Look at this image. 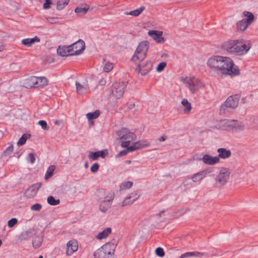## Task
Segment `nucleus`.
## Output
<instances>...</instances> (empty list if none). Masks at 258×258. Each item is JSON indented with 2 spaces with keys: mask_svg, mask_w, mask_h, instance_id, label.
Wrapping results in <instances>:
<instances>
[{
  "mask_svg": "<svg viewBox=\"0 0 258 258\" xmlns=\"http://www.w3.org/2000/svg\"><path fill=\"white\" fill-rule=\"evenodd\" d=\"M111 232V228L109 227L103 230L102 232L99 233L96 236V238L97 239L101 240L106 238Z\"/></svg>",
  "mask_w": 258,
  "mask_h": 258,
  "instance_id": "obj_31",
  "label": "nucleus"
},
{
  "mask_svg": "<svg viewBox=\"0 0 258 258\" xmlns=\"http://www.w3.org/2000/svg\"><path fill=\"white\" fill-rule=\"evenodd\" d=\"M239 101L238 95H232L228 97L224 102L223 105L227 108H235L237 107Z\"/></svg>",
  "mask_w": 258,
  "mask_h": 258,
  "instance_id": "obj_16",
  "label": "nucleus"
},
{
  "mask_svg": "<svg viewBox=\"0 0 258 258\" xmlns=\"http://www.w3.org/2000/svg\"><path fill=\"white\" fill-rule=\"evenodd\" d=\"M193 158H194V160H196L195 159V158H202V157H198V155H195L194 156V157H193Z\"/></svg>",
  "mask_w": 258,
  "mask_h": 258,
  "instance_id": "obj_64",
  "label": "nucleus"
},
{
  "mask_svg": "<svg viewBox=\"0 0 258 258\" xmlns=\"http://www.w3.org/2000/svg\"><path fill=\"white\" fill-rule=\"evenodd\" d=\"M38 124L41 126L43 130H48V126L47 123L44 120H40L38 121Z\"/></svg>",
  "mask_w": 258,
  "mask_h": 258,
  "instance_id": "obj_52",
  "label": "nucleus"
},
{
  "mask_svg": "<svg viewBox=\"0 0 258 258\" xmlns=\"http://www.w3.org/2000/svg\"><path fill=\"white\" fill-rule=\"evenodd\" d=\"M204 255L205 254L202 252H188L181 254L179 258H188L190 256L201 257Z\"/></svg>",
  "mask_w": 258,
  "mask_h": 258,
  "instance_id": "obj_36",
  "label": "nucleus"
},
{
  "mask_svg": "<svg viewBox=\"0 0 258 258\" xmlns=\"http://www.w3.org/2000/svg\"><path fill=\"white\" fill-rule=\"evenodd\" d=\"M78 248L77 242L75 240L69 241L67 243L66 254L68 255L72 254Z\"/></svg>",
  "mask_w": 258,
  "mask_h": 258,
  "instance_id": "obj_19",
  "label": "nucleus"
},
{
  "mask_svg": "<svg viewBox=\"0 0 258 258\" xmlns=\"http://www.w3.org/2000/svg\"><path fill=\"white\" fill-rule=\"evenodd\" d=\"M41 182H37L31 185L25 192L24 196L27 198H33L36 194L38 190L41 186Z\"/></svg>",
  "mask_w": 258,
  "mask_h": 258,
  "instance_id": "obj_17",
  "label": "nucleus"
},
{
  "mask_svg": "<svg viewBox=\"0 0 258 258\" xmlns=\"http://www.w3.org/2000/svg\"><path fill=\"white\" fill-rule=\"evenodd\" d=\"M90 92V87L88 81L87 80H84L82 84V94H86Z\"/></svg>",
  "mask_w": 258,
  "mask_h": 258,
  "instance_id": "obj_39",
  "label": "nucleus"
},
{
  "mask_svg": "<svg viewBox=\"0 0 258 258\" xmlns=\"http://www.w3.org/2000/svg\"><path fill=\"white\" fill-rule=\"evenodd\" d=\"M212 172V169L207 168L194 174L190 177V179L194 182H200L207 176V174H210Z\"/></svg>",
  "mask_w": 258,
  "mask_h": 258,
  "instance_id": "obj_13",
  "label": "nucleus"
},
{
  "mask_svg": "<svg viewBox=\"0 0 258 258\" xmlns=\"http://www.w3.org/2000/svg\"><path fill=\"white\" fill-rule=\"evenodd\" d=\"M139 198L138 194L132 193L130 196H127L122 202L121 205L122 207L126 206L133 204Z\"/></svg>",
  "mask_w": 258,
  "mask_h": 258,
  "instance_id": "obj_20",
  "label": "nucleus"
},
{
  "mask_svg": "<svg viewBox=\"0 0 258 258\" xmlns=\"http://www.w3.org/2000/svg\"><path fill=\"white\" fill-rule=\"evenodd\" d=\"M80 42L81 39H79L69 46H59L57 49V53L62 56L80 54L81 53Z\"/></svg>",
  "mask_w": 258,
  "mask_h": 258,
  "instance_id": "obj_6",
  "label": "nucleus"
},
{
  "mask_svg": "<svg viewBox=\"0 0 258 258\" xmlns=\"http://www.w3.org/2000/svg\"><path fill=\"white\" fill-rule=\"evenodd\" d=\"M250 48V41L243 39L228 40L224 42L221 46V49L236 56L246 54Z\"/></svg>",
  "mask_w": 258,
  "mask_h": 258,
  "instance_id": "obj_1",
  "label": "nucleus"
},
{
  "mask_svg": "<svg viewBox=\"0 0 258 258\" xmlns=\"http://www.w3.org/2000/svg\"><path fill=\"white\" fill-rule=\"evenodd\" d=\"M185 213V211L183 208H180L173 212V216L177 218Z\"/></svg>",
  "mask_w": 258,
  "mask_h": 258,
  "instance_id": "obj_41",
  "label": "nucleus"
},
{
  "mask_svg": "<svg viewBox=\"0 0 258 258\" xmlns=\"http://www.w3.org/2000/svg\"><path fill=\"white\" fill-rule=\"evenodd\" d=\"M252 123L254 125L258 126V116L253 119Z\"/></svg>",
  "mask_w": 258,
  "mask_h": 258,
  "instance_id": "obj_58",
  "label": "nucleus"
},
{
  "mask_svg": "<svg viewBox=\"0 0 258 258\" xmlns=\"http://www.w3.org/2000/svg\"><path fill=\"white\" fill-rule=\"evenodd\" d=\"M40 42V39L35 36L32 38H25L22 40V43L27 47H30L34 42Z\"/></svg>",
  "mask_w": 258,
  "mask_h": 258,
  "instance_id": "obj_28",
  "label": "nucleus"
},
{
  "mask_svg": "<svg viewBox=\"0 0 258 258\" xmlns=\"http://www.w3.org/2000/svg\"><path fill=\"white\" fill-rule=\"evenodd\" d=\"M244 128L245 124L243 122L237 120H233L231 128L232 132H239L243 131Z\"/></svg>",
  "mask_w": 258,
  "mask_h": 258,
  "instance_id": "obj_21",
  "label": "nucleus"
},
{
  "mask_svg": "<svg viewBox=\"0 0 258 258\" xmlns=\"http://www.w3.org/2000/svg\"><path fill=\"white\" fill-rule=\"evenodd\" d=\"M181 81L183 82L189 90L190 94L194 95L200 89L205 87L204 83L199 78L195 76H188L183 78Z\"/></svg>",
  "mask_w": 258,
  "mask_h": 258,
  "instance_id": "obj_5",
  "label": "nucleus"
},
{
  "mask_svg": "<svg viewBox=\"0 0 258 258\" xmlns=\"http://www.w3.org/2000/svg\"><path fill=\"white\" fill-rule=\"evenodd\" d=\"M223 56L213 55L210 57L207 61V66L214 72H219L222 62Z\"/></svg>",
  "mask_w": 258,
  "mask_h": 258,
  "instance_id": "obj_11",
  "label": "nucleus"
},
{
  "mask_svg": "<svg viewBox=\"0 0 258 258\" xmlns=\"http://www.w3.org/2000/svg\"><path fill=\"white\" fill-rule=\"evenodd\" d=\"M5 46L3 44L0 43V51H2L4 50Z\"/></svg>",
  "mask_w": 258,
  "mask_h": 258,
  "instance_id": "obj_62",
  "label": "nucleus"
},
{
  "mask_svg": "<svg viewBox=\"0 0 258 258\" xmlns=\"http://www.w3.org/2000/svg\"><path fill=\"white\" fill-rule=\"evenodd\" d=\"M36 88L46 86L48 83L47 79L44 77H36Z\"/></svg>",
  "mask_w": 258,
  "mask_h": 258,
  "instance_id": "obj_30",
  "label": "nucleus"
},
{
  "mask_svg": "<svg viewBox=\"0 0 258 258\" xmlns=\"http://www.w3.org/2000/svg\"><path fill=\"white\" fill-rule=\"evenodd\" d=\"M51 3L50 0H45V3L43 4V8L44 9H47L50 8V5Z\"/></svg>",
  "mask_w": 258,
  "mask_h": 258,
  "instance_id": "obj_55",
  "label": "nucleus"
},
{
  "mask_svg": "<svg viewBox=\"0 0 258 258\" xmlns=\"http://www.w3.org/2000/svg\"><path fill=\"white\" fill-rule=\"evenodd\" d=\"M48 21L51 24H56L58 23V19L55 17H48L47 18Z\"/></svg>",
  "mask_w": 258,
  "mask_h": 258,
  "instance_id": "obj_53",
  "label": "nucleus"
},
{
  "mask_svg": "<svg viewBox=\"0 0 258 258\" xmlns=\"http://www.w3.org/2000/svg\"><path fill=\"white\" fill-rule=\"evenodd\" d=\"M152 62L147 60L144 62L140 63L137 66L135 71L142 76H145L149 73L152 69Z\"/></svg>",
  "mask_w": 258,
  "mask_h": 258,
  "instance_id": "obj_12",
  "label": "nucleus"
},
{
  "mask_svg": "<svg viewBox=\"0 0 258 258\" xmlns=\"http://www.w3.org/2000/svg\"><path fill=\"white\" fill-rule=\"evenodd\" d=\"M133 185V182L127 181L122 183L120 185V188L121 190H124L131 188Z\"/></svg>",
  "mask_w": 258,
  "mask_h": 258,
  "instance_id": "obj_43",
  "label": "nucleus"
},
{
  "mask_svg": "<svg viewBox=\"0 0 258 258\" xmlns=\"http://www.w3.org/2000/svg\"><path fill=\"white\" fill-rule=\"evenodd\" d=\"M181 104L183 107V111L185 113H189L191 110V104L187 99H183L181 101Z\"/></svg>",
  "mask_w": 258,
  "mask_h": 258,
  "instance_id": "obj_32",
  "label": "nucleus"
},
{
  "mask_svg": "<svg viewBox=\"0 0 258 258\" xmlns=\"http://www.w3.org/2000/svg\"><path fill=\"white\" fill-rule=\"evenodd\" d=\"M243 14L246 17V18H244L245 20L250 24L254 19V16L253 14L250 12L244 11L243 12Z\"/></svg>",
  "mask_w": 258,
  "mask_h": 258,
  "instance_id": "obj_37",
  "label": "nucleus"
},
{
  "mask_svg": "<svg viewBox=\"0 0 258 258\" xmlns=\"http://www.w3.org/2000/svg\"><path fill=\"white\" fill-rule=\"evenodd\" d=\"M113 69V64L110 62H106L104 67L103 70L105 72H109Z\"/></svg>",
  "mask_w": 258,
  "mask_h": 258,
  "instance_id": "obj_46",
  "label": "nucleus"
},
{
  "mask_svg": "<svg viewBox=\"0 0 258 258\" xmlns=\"http://www.w3.org/2000/svg\"><path fill=\"white\" fill-rule=\"evenodd\" d=\"M18 222L17 219L16 218H13L8 221V225L9 227H13L15 225L17 224Z\"/></svg>",
  "mask_w": 258,
  "mask_h": 258,
  "instance_id": "obj_48",
  "label": "nucleus"
},
{
  "mask_svg": "<svg viewBox=\"0 0 258 258\" xmlns=\"http://www.w3.org/2000/svg\"><path fill=\"white\" fill-rule=\"evenodd\" d=\"M167 139V137L165 136H162L161 137H160L159 139H158V141L159 142H163V141H165Z\"/></svg>",
  "mask_w": 258,
  "mask_h": 258,
  "instance_id": "obj_59",
  "label": "nucleus"
},
{
  "mask_svg": "<svg viewBox=\"0 0 258 258\" xmlns=\"http://www.w3.org/2000/svg\"><path fill=\"white\" fill-rule=\"evenodd\" d=\"M149 48V42L147 41H144L140 42L136 50L137 51L147 54Z\"/></svg>",
  "mask_w": 258,
  "mask_h": 258,
  "instance_id": "obj_27",
  "label": "nucleus"
},
{
  "mask_svg": "<svg viewBox=\"0 0 258 258\" xmlns=\"http://www.w3.org/2000/svg\"><path fill=\"white\" fill-rule=\"evenodd\" d=\"M229 169L222 167L215 179V185L217 187H221L224 185L227 181L230 175Z\"/></svg>",
  "mask_w": 258,
  "mask_h": 258,
  "instance_id": "obj_10",
  "label": "nucleus"
},
{
  "mask_svg": "<svg viewBox=\"0 0 258 258\" xmlns=\"http://www.w3.org/2000/svg\"><path fill=\"white\" fill-rule=\"evenodd\" d=\"M89 10V6L87 4H84V7L82 8V15H85Z\"/></svg>",
  "mask_w": 258,
  "mask_h": 258,
  "instance_id": "obj_54",
  "label": "nucleus"
},
{
  "mask_svg": "<svg viewBox=\"0 0 258 258\" xmlns=\"http://www.w3.org/2000/svg\"><path fill=\"white\" fill-rule=\"evenodd\" d=\"M126 84L123 82L113 83L110 90V96L113 99H119L123 96Z\"/></svg>",
  "mask_w": 258,
  "mask_h": 258,
  "instance_id": "obj_9",
  "label": "nucleus"
},
{
  "mask_svg": "<svg viewBox=\"0 0 258 258\" xmlns=\"http://www.w3.org/2000/svg\"><path fill=\"white\" fill-rule=\"evenodd\" d=\"M48 203L52 206H56L59 204V200H55L52 196H49L47 199Z\"/></svg>",
  "mask_w": 258,
  "mask_h": 258,
  "instance_id": "obj_42",
  "label": "nucleus"
},
{
  "mask_svg": "<svg viewBox=\"0 0 258 258\" xmlns=\"http://www.w3.org/2000/svg\"><path fill=\"white\" fill-rule=\"evenodd\" d=\"M166 66V63L165 62H161L158 64L156 68V71L158 72H160L162 71L165 67Z\"/></svg>",
  "mask_w": 258,
  "mask_h": 258,
  "instance_id": "obj_47",
  "label": "nucleus"
},
{
  "mask_svg": "<svg viewBox=\"0 0 258 258\" xmlns=\"http://www.w3.org/2000/svg\"><path fill=\"white\" fill-rule=\"evenodd\" d=\"M35 82V76L30 77L24 81L23 86L27 88H36Z\"/></svg>",
  "mask_w": 258,
  "mask_h": 258,
  "instance_id": "obj_24",
  "label": "nucleus"
},
{
  "mask_svg": "<svg viewBox=\"0 0 258 258\" xmlns=\"http://www.w3.org/2000/svg\"><path fill=\"white\" fill-rule=\"evenodd\" d=\"M145 7L144 6H142L135 10L130 11V12H125L124 14L126 15H130L135 17H137L142 13V12L145 10Z\"/></svg>",
  "mask_w": 258,
  "mask_h": 258,
  "instance_id": "obj_35",
  "label": "nucleus"
},
{
  "mask_svg": "<svg viewBox=\"0 0 258 258\" xmlns=\"http://www.w3.org/2000/svg\"><path fill=\"white\" fill-rule=\"evenodd\" d=\"M29 158L30 160L31 163H33L35 160V158L32 153H29L28 154Z\"/></svg>",
  "mask_w": 258,
  "mask_h": 258,
  "instance_id": "obj_56",
  "label": "nucleus"
},
{
  "mask_svg": "<svg viewBox=\"0 0 258 258\" xmlns=\"http://www.w3.org/2000/svg\"><path fill=\"white\" fill-rule=\"evenodd\" d=\"M75 84H76V86L77 91V92H79V87H80V84L79 83L77 82H76Z\"/></svg>",
  "mask_w": 258,
  "mask_h": 258,
  "instance_id": "obj_60",
  "label": "nucleus"
},
{
  "mask_svg": "<svg viewBox=\"0 0 258 258\" xmlns=\"http://www.w3.org/2000/svg\"><path fill=\"white\" fill-rule=\"evenodd\" d=\"M115 195L112 191L99 190L96 193V198L98 202L99 211L106 213L111 207Z\"/></svg>",
  "mask_w": 258,
  "mask_h": 258,
  "instance_id": "obj_2",
  "label": "nucleus"
},
{
  "mask_svg": "<svg viewBox=\"0 0 258 258\" xmlns=\"http://www.w3.org/2000/svg\"><path fill=\"white\" fill-rule=\"evenodd\" d=\"M68 4V0H59L57 2L56 8L58 10H62Z\"/></svg>",
  "mask_w": 258,
  "mask_h": 258,
  "instance_id": "obj_40",
  "label": "nucleus"
},
{
  "mask_svg": "<svg viewBox=\"0 0 258 258\" xmlns=\"http://www.w3.org/2000/svg\"><path fill=\"white\" fill-rule=\"evenodd\" d=\"M115 247V243H106L94 252V256L95 258H109L113 253Z\"/></svg>",
  "mask_w": 258,
  "mask_h": 258,
  "instance_id": "obj_7",
  "label": "nucleus"
},
{
  "mask_svg": "<svg viewBox=\"0 0 258 258\" xmlns=\"http://www.w3.org/2000/svg\"><path fill=\"white\" fill-rule=\"evenodd\" d=\"M116 141L120 143L122 148L130 146L136 139V135L128 129L122 128L116 132Z\"/></svg>",
  "mask_w": 258,
  "mask_h": 258,
  "instance_id": "obj_4",
  "label": "nucleus"
},
{
  "mask_svg": "<svg viewBox=\"0 0 258 258\" xmlns=\"http://www.w3.org/2000/svg\"><path fill=\"white\" fill-rule=\"evenodd\" d=\"M156 254L161 257H162L165 255V252L163 249L161 247H157L155 250Z\"/></svg>",
  "mask_w": 258,
  "mask_h": 258,
  "instance_id": "obj_45",
  "label": "nucleus"
},
{
  "mask_svg": "<svg viewBox=\"0 0 258 258\" xmlns=\"http://www.w3.org/2000/svg\"><path fill=\"white\" fill-rule=\"evenodd\" d=\"M146 55L147 54L137 51V50H136L135 53L132 58V60L135 61L137 60L142 61L145 59Z\"/></svg>",
  "mask_w": 258,
  "mask_h": 258,
  "instance_id": "obj_33",
  "label": "nucleus"
},
{
  "mask_svg": "<svg viewBox=\"0 0 258 258\" xmlns=\"http://www.w3.org/2000/svg\"><path fill=\"white\" fill-rule=\"evenodd\" d=\"M99 115L100 111L98 110H96L93 112L88 113L86 114V117L88 120L89 125H94V122L93 119L97 118L99 116Z\"/></svg>",
  "mask_w": 258,
  "mask_h": 258,
  "instance_id": "obj_25",
  "label": "nucleus"
},
{
  "mask_svg": "<svg viewBox=\"0 0 258 258\" xmlns=\"http://www.w3.org/2000/svg\"><path fill=\"white\" fill-rule=\"evenodd\" d=\"M108 154L107 150L98 151L92 152L89 155V157L93 160H96L98 157L104 158Z\"/></svg>",
  "mask_w": 258,
  "mask_h": 258,
  "instance_id": "obj_26",
  "label": "nucleus"
},
{
  "mask_svg": "<svg viewBox=\"0 0 258 258\" xmlns=\"http://www.w3.org/2000/svg\"><path fill=\"white\" fill-rule=\"evenodd\" d=\"M249 25V23H248V22H247L245 20V19H243L242 20L238 21L237 24H236V28H237V31H245L248 26Z\"/></svg>",
  "mask_w": 258,
  "mask_h": 258,
  "instance_id": "obj_29",
  "label": "nucleus"
},
{
  "mask_svg": "<svg viewBox=\"0 0 258 258\" xmlns=\"http://www.w3.org/2000/svg\"><path fill=\"white\" fill-rule=\"evenodd\" d=\"M222 75L236 76L239 74V71L235 66L232 59L229 57L223 56L219 72Z\"/></svg>",
  "mask_w": 258,
  "mask_h": 258,
  "instance_id": "obj_3",
  "label": "nucleus"
},
{
  "mask_svg": "<svg viewBox=\"0 0 258 258\" xmlns=\"http://www.w3.org/2000/svg\"><path fill=\"white\" fill-rule=\"evenodd\" d=\"M99 165L97 163H95L91 167V171L93 173H95L98 170Z\"/></svg>",
  "mask_w": 258,
  "mask_h": 258,
  "instance_id": "obj_51",
  "label": "nucleus"
},
{
  "mask_svg": "<svg viewBox=\"0 0 258 258\" xmlns=\"http://www.w3.org/2000/svg\"><path fill=\"white\" fill-rule=\"evenodd\" d=\"M43 237L41 235H37L32 241V244L35 248L39 247L42 243Z\"/></svg>",
  "mask_w": 258,
  "mask_h": 258,
  "instance_id": "obj_34",
  "label": "nucleus"
},
{
  "mask_svg": "<svg viewBox=\"0 0 258 258\" xmlns=\"http://www.w3.org/2000/svg\"><path fill=\"white\" fill-rule=\"evenodd\" d=\"M29 135H27L26 134H24L19 139L18 141L17 142L18 146H22L26 142L27 139H28Z\"/></svg>",
  "mask_w": 258,
  "mask_h": 258,
  "instance_id": "obj_44",
  "label": "nucleus"
},
{
  "mask_svg": "<svg viewBox=\"0 0 258 258\" xmlns=\"http://www.w3.org/2000/svg\"><path fill=\"white\" fill-rule=\"evenodd\" d=\"M75 12H76V13H78L81 12V8L77 7V8L75 9Z\"/></svg>",
  "mask_w": 258,
  "mask_h": 258,
  "instance_id": "obj_63",
  "label": "nucleus"
},
{
  "mask_svg": "<svg viewBox=\"0 0 258 258\" xmlns=\"http://www.w3.org/2000/svg\"><path fill=\"white\" fill-rule=\"evenodd\" d=\"M148 34L157 43H162L165 41L164 38L162 36L163 35L162 31L150 30L148 31Z\"/></svg>",
  "mask_w": 258,
  "mask_h": 258,
  "instance_id": "obj_18",
  "label": "nucleus"
},
{
  "mask_svg": "<svg viewBox=\"0 0 258 258\" xmlns=\"http://www.w3.org/2000/svg\"><path fill=\"white\" fill-rule=\"evenodd\" d=\"M42 208V206L40 204H35L31 207L32 211H39Z\"/></svg>",
  "mask_w": 258,
  "mask_h": 258,
  "instance_id": "obj_49",
  "label": "nucleus"
},
{
  "mask_svg": "<svg viewBox=\"0 0 258 258\" xmlns=\"http://www.w3.org/2000/svg\"><path fill=\"white\" fill-rule=\"evenodd\" d=\"M196 161H202L205 164L214 165L220 162V160L217 156H211L208 154H205L202 158H196Z\"/></svg>",
  "mask_w": 258,
  "mask_h": 258,
  "instance_id": "obj_15",
  "label": "nucleus"
},
{
  "mask_svg": "<svg viewBox=\"0 0 258 258\" xmlns=\"http://www.w3.org/2000/svg\"><path fill=\"white\" fill-rule=\"evenodd\" d=\"M13 150H14V147H13V145L11 144L8 148H7V149H6V150L4 152V153L5 154L9 155V154H11L13 152Z\"/></svg>",
  "mask_w": 258,
  "mask_h": 258,
  "instance_id": "obj_50",
  "label": "nucleus"
},
{
  "mask_svg": "<svg viewBox=\"0 0 258 258\" xmlns=\"http://www.w3.org/2000/svg\"><path fill=\"white\" fill-rule=\"evenodd\" d=\"M232 119H224L219 121L215 125V128L226 131H231Z\"/></svg>",
  "mask_w": 258,
  "mask_h": 258,
  "instance_id": "obj_14",
  "label": "nucleus"
},
{
  "mask_svg": "<svg viewBox=\"0 0 258 258\" xmlns=\"http://www.w3.org/2000/svg\"><path fill=\"white\" fill-rule=\"evenodd\" d=\"M36 234V231L34 229H30L22 232L19 237V239L21 241L25 240Z\"/></svg>",
  "mask_w": 258,
  "mask_h": 258,
  "instance_id": "obj_22",
  "label": "nucleus"
},
{
  "mask_svg": "<svg viewBox=\"0 0 258 258\" xmlns=\"http://www.w3.org/2000/svg\"><path fill=\"white\" fill-rule=\"evenodd\" d=\"M136 105L134 103H128L127 105V108L128 109L132 110V109H135Z\"/></svg>",
  "mask_w": 258,
  "mask_h": 258,
  "instance_id": "obj_57",
  "label": "nucleus"
},
{
  "mask_svg": "<svg viewBox=\"0 0 258 258\" xmlns=\"http://www.w3.org/2000/svg\"><path fill=\"white\" fill-rule=\"evenodd\" d=\"M217 152L218 153L219 159L220 158L225 159L229 158L231 155V152L230 150H227L226 148H220L217 149Z\"/></svg>",
  "mask_w": 258,
  "mask_h": 258,
  "instance_id": "obj_23",
  "label": "nucleus"
},
{
  "mask_svg": "<svg viewBox=\"0 0 258 258\" xmlns=\"http://www.w3.org/2000/svg\"><path fill=\"white\" fill-rule=\"evenodd\" d=\"M149 146V144L146 140H140L134 143L132 145L125 147V149L119 152L116 155V158L123 156L128 153L135 151L147 147Z\"/></svg>",
  "mask_w": 258,
  "mask_h": 258,
  "instance_id": "obj_8",
  "label": "nucleus"
},
{
  "mask_svg": "<svg viewBox=\"0 0 258 258\" xmlns=\"http://www.w3.org/2000/svg\"><path fill=\"white\" fill-rule=\"evenodd\" d=\"M55 167L54 165H50L47 171H46V173L45 175V176H44V178L47 180L48 179H49V178H50L52 176L53 174V172L55 170Z\"/></svg>",
  "mask_w": 258,
  "mask_h": 258,
  "instance_id": "obj_38",
  "label": "nucleus"
},
{
  "mask_svg": "<svg viewBox=\"0 0 258 258\" xmlns=\"http://www.w3.org/2000/svg\"><path fill=\"white\" fill-rule=\"evenodd\" d=\"M85 49V43L84 41L82 40V52Z\"/></svg>",
  "mask_w": 258,
  "mask_h": 258,
  "instance_id": "obj_61",
  "label": "nucleus"
}]
</instances>
